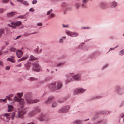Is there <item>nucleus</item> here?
<instances>
[{
    "label": "nucleus",
    "mask_w": 124,
    "mask_h": 124,
    "mask_svg": "<svg viewBox=\"0 0 124 124\" xmlns=\"http://www.w3.org/2000/svg\"><path fill=\"white\" fill-rule=\"evenodd\" d=\"M70 74L72 77V78H68L65 81L66 84H67L73 80L77 81L81 80V75L80 73H77L76 74H74L73 73H70Z\"/></svg>",
    "instance_id": "nucleus-1"
},
{
    "label": "nucleus",
    "mask_w": 124,
    "mask_h": 124,
    "mask_svg": "<svg viewBox=\"0 0 124 124\" xmlns=\"http://www.w3.org/2000/svg\"><path fill=\"white\" fill-rule=\"evenodd\" d=\"M16 112L13 113H5L3 115L4 120L6 122H8L11 117L12 120H13L15 116Z\"/></svg>",
    "instance_id": "nucleus-2"
},
{
    "label": "nucleus",
    "mask_w": 124,
    "mask_h": 124,
    "mask_svg": "<svg viewBox=\"0 0 124 124\" xmlns=\"http://www.w3.org/2000/svg\"><path fill=\"white\" fill-rule=\"evenodd\" d=\"M62 84L60 81L52 83L50 85V87L54 88H56L58 89L61 88L62 87Z\"/></svg>",
    "instance_id": "nucleus-3"
},
{
    "label": "nucleus",
    "mask_w": 124,
    "mask_h": 124,
    "mask_svg": "<svg viewBox=\"0 0 124 124\" xmlns=\"http://www.w3.org/2000/svg\"><path fill=\"white\" fill-rule=\"evenodd\" d=\"M11 25L9 24H8V26L11 27L13 29H16V28L17 26H19L22 24V22L20 21L16 22L14 21L10 23Z\"/></svg>",
    "instance_id": "nucleus-4"
},
{
    "label": "nucleus",
    "mask_w": 124,
    "mask_h": 124,
    "mask_svg": "<svg viewBox=\"0 0 124 124\" xmlns=\"http://www.w3.org/2000/svg\"><path fill=\"white\" fill-rule=\"evenodd\" d=\"M32 70L34 71L39 72L41 71L42 69L41 66L39 63H34L33 64Z\"/></svg>",
    "instance_id": "nucleus-5"
},
{
    "label": "nucleus",
    "mask_w": 124,
    "mask_h": 124,
    "mask_svg": "<svg viewBox=\"0 0 124 124\" xmlns=\"http://www.w3.org/2000/svg\"><path fill=\"white\" fill-rule=\"evenodd\" d=\"M14 101H18L20 105V107L21 108H23L24 105V102L23 100H21L19 97H18L16 96H15L13 99Z\"/></svg>",
    "instance_id": "nucleus-6"
},
{
    "label": "nucleus",
    "mask_w": 124,
    "mask_h": 124,
    "mask_svg": "<svg viewBox=\"0 0 124 124\" xmlns=\"http://www.w3.org/2000/svg\"><path fill=\"white\" fill-rule=\"evenodd\" d=\"M65 32L68 36L72 37H76L78 35L77 32H72L67 30H65Z\"/></svg>",
    "instance_id": "nucleus-7"
},
{
    "label": "nucleus",
    "mask_w": 124,
    "mask_h": 124,
    "mask_svg": "<svg viewBox=\"0 0 124 124\" xmlns=\"http://www.w3.org/2000/svg\"><path fill=\"white\" fill-rule=\"evenodd\" d=\"M70 108L69 105L64 106L60 108L59 110V113L66 112L68 111Z\"/></svg>",
    "instance_id": "nucleus-8"
},
{
    "label": "nucleus",
    "mask_w": 124,
    "mask_h": 124,
    "mask_svg": "<svg viewBox=\"0 0 124 124\" xmlns=\"http://www.w3.org/2000/svg\"><path fill=\"white\" fill-rule=\"evenodd\" d=\"M120 89L119 86H116L115 88V91L119 95H122L124 93V91H120Z\"/></svg>",
    "instance_id": "nucleus-9"
},
{
    "label": "nucleus",
    "mask_w": 124,
    "mask_h": 124,
    "mask_svg": "<svg viewBox=\"0 0 124 124\" xmlns=\"http://www.w3.org/2000/svg\"><path fill=\"white\" fill-rule=\"evenodd\" d=\"M26 101L27 103L29 104L37 103L39 101V100H32L31 98H27L26 99Z\"/></svg>",
    "instance_id": "nucleus-10"
},
{
    "label": "nucleus",
    "mask_w": 124,
    "mask_h": 124,
    "mask_svg": "<svg viewBox=\"0 0 124 124\" xmlns=\"http://www.w3.org/2000/svg\"><path fill=\"white\" fill-rule=\"evenodd\" d=\"M89 120V119H85L83 120H74L73 122V124H82L83 122L84 121L88 120Z\"/></svg>",
    "instance_id": "nucleus-11"
},
{
    "label": "nucleus",
    "mask_w": 124,
    "mask_h": 124,
    "mask_svg": "<svg viewBox=\"0 0 124 124\" xmlns=\"http://www.w3.org/2000/svg\"><path fill=\"white\" fill-rule=\"evenodd\" d=\"M31 63L28 62L24 64V69L27 70H29L31 67Z\"/></svg>",
    "instance_id": "nucleus-12"
},
{
    "label": "nucleus",
    "mask_w": 124,
    "mask_h": 124,
    "mask_svg": "<svg viewBox=\"0 0 124 124\" xmlns=\"http://www.w3.org/2000/svg\"><path fill=\"white\" fill-rule=\"evenodd\" d=\"M118 6L117 3L115 1H112L110 3V6L112 8H115L117 7Z\"/></svg>",
    "instance_id": "nucleus-13"
},
{
    "label": "nucleus",
    "mask_w": 124,
    "mask_h": 124,
    "mask_svg": "<svg viewBox=\"0 0 124 124\" xmlns=\"http://www.w3.org/2000/svg\"><path fill=\"white\" fill-rule=\"evenodd\" d=\"M119 122L123 124L124 122V113L121 114L119 116Z\"/></svg>",
    "instance_id": "nucleus-14"
},
{
    "label": "nucleus",
    "mask_w": 124,
    "mask_h": 124,
    "mask_svg": "<svg viewBox=\"0 0 124 124\" xmlns=\"http://www.w3.org/2000/svg\"><path fill=\"white\" fill-rule=\"evenodd\" d=\"M26 112V111L25 110L19 111L18 112V116L19 117H21Z\"/></svg>",
    "instance_id": "nucleus-15"
},
{
    "label": "nucleus",
    "mask_w": 124,
    "mask_h": 124,
    "mask_svg": "<svg viewBox=\"0 0 124 124\" xmlns=\"http://www.w3.org/2000/svg\"><path fill=\"white\" fill-rule=\"evenodd\" d=\"M16 1L20 2L25 6H28L29 4V3L28 2L24 0H17Z\"/></svg>",
    "instance_id": "nucleus-16"
},
{
    "label": "nucleus",
    "mask_w": 124,
    "mask_h": 124,
    "mask_svg": "<svg viewBox=\"0 0 124 124\" xmlns=\"http://www.w3.org/2000/svg\"><path fill=\"white\" fill-rule=\"evenodd\" d=\"M16 54L17 56L19 58H20L23 54L22 51L20 50H19L16 51Z\"/></svg>",
    "instance_id": "nucleus-17"
},
{
    "label": "nucleus",
    "mask_w": 124,
    "mask_h": 124,
    "mask_svg": "<svg viewBox=\"0 0 124 124\" xmlns=\"http://www.w3.org/2000/svg\"><path fill=\"white\" fill-rule=\"evenodd\" d=\"M54 98V97L53 96H51L49 97L47 100L45 101V103L46 104H48L50 103L52 100Z\"/></svg>",
    "instance_id": "nucleus-18"
},
{
    "label": "nucleus",
    "mask_w": 124,
    "mask_h": 124,
    "mask_svg": "<svg viewBox=\"0 0 124 124\" xmlns=\"http://www.w3.org/2000/svg\"><path fill=\"white\" fill-rule=\"evenodd\" d=\"M80 94V92L79 88L75 89L73 91V94L75 95H77Z\"/></svg>",
    "instance_id": "nucleus-19"
},
{
    "label": "nucleus",
    "mask_w": 124,
    "mask_h": 124,
    "mask_svg": "<svg viewBox=\"0 0 124 124\" xmlns=\"http://www.w3.org/2000/svg\"><path fill=\"white\" fill-rule=\"evenodd\" d=\"M80 92V94H81L84 93L86 90L85 89L82 88H79Z\"/></svg>",
    "instance_id": "nucleus-20"
},
{
    "label": "nucleus",
    "mask_w": 124,
    "mask_h": 124,
    "mask_svg": "<svg viewBox=\"0 0 124 124\" xmlns=\"http://www.w3.org/2000/svg\"><path fill=\"white\" fill-rule=\"evenodd\" d=\"M16 12H12L7 13V15L8 17H10L13 16L14 15L16 14Z\"/></svg>",
    "instance_id": "nucleus-21"
},
{
    "label": "nucleus",
    "mask_w": 124,
    "mask_h": 124,
    "mask_svg": "<svg viewBox=\"0 0 124 124\" xmlns=\"http://www.w3.org/2000/svg\"><path fill=\"white\" fill-rule=\"evenodd\" d=\"M57 106V103L56 101H54L52 103L51 107L52 108H55Z\"/></svg>",
    "instance_id": "nucleus-22"
},
{
    "label": "nucleus",
    "mask_w": 124,
    "mask_h": 124,
    "mask_svg": "<svg viewBox=\"0 0 124 124\" xmlns=\"http://www.w3.org/2000/svg\"><path fill=\"white\" fill-rule=\"evenodd\" d=\"M8 112H10L13 110V107L11 105H8Z\"/></svg>",
    "instance_id": "nucleus-23"
},
{
    "label": "nucleus",
    "mask_w": 124,
    "mask_h": 124,
    "mask_svg": "<svg viewBox=\"0 0 124 124\" xmlns=\"http://www.w3.org/2000/svg\"><path fill=\"white\" fill-rule=\"evenodd\" d=\"M9 51L11 52H16V49L15 48L13 47H10L9 48Z\"/></svg>",
    "instance_id": "nucleus-24"
},
{
    "label": "nucleus",
    "mask_w": 124,
    "mask_h": 124,
    "mask_svg": "<svg viewBox=\"0 0 124 124\" xmlns=\"http://www.w3.org/2000/svg\"><path fill=\"white\" fill-rule=\"evenodd\" d=\"M36 58H35L34 56L31 55L29 57V60L30 61H33L36 59Z\"/></svg>",
    "instance_id": "nucleus-25"
},
{
    "label": "nucleus",
    "mask_w": 124,
    "mask_h": 124,
    "mask_svg": "<svg viewBox=\"0 0 124 124\" xmlns=\"http://www.w3.org/2000/svg\"><path fill=\"white\" fill-rule=\"evenodd\" d=\"M118 54L120 55H122L124 54V49L120 50L118 53Z\"/></svg>",
    "instance_id": "nucleus-26"
},
{
    "label": "nucleus",
    "mask_w": 124,
    "mask_h": 124,
    "mask_svg": "<svg viewBox=\"0 0 124 124\" xmlns=\"http://www.w3.org/2000/svg\"><path fill=\"white\" fill-rule=\"evenodd\" d=\"M28 57L29 55L28 54H26L24 55L22 57L23 58L24 60H25L28 59Z\"/></svg>",
    "instance_id": "nucleus-27"
},
{
    "label": "nucleus",
    "mask_w": 124,
    "mask_h": 124,
    "mask_svg": "<svg viewBox=\"0 0 124 124\" xmlns=\"http://www.w3.org/2000/svg\"><path fill=\"white\" fill-rule=\"evenodd\" d=\"M17 95L21 99V97L23 95V94L22 93H17Z\"/></svg>",
    "instance_id": "nucleus-28"
},
{
    "label": "nucleus",
    "mask_w": 124,
    "mask_h": 124,
    "mask_svg": "<svg viewBox=\"0 0 124 124\" xmlns=\"http://www.w3.org/2000/svg\"><path fill=\"white\" fill-rule=\"evenodd\" d=\"M65 63L64 62H62L58 63L57 65V67H58L61 65H63Z\"/></svg>",
    "instance_id": "nucleus-29"
},
{
    "label": "nucleus",
    "mask_w": 124,
    "mask_h": 124,
    "mask_svg": "<svg viewBox=\"0 0 124 124\" xmlns=\"http://www.w3.org/2000/svg\"><path fill=\"white\" fill-rule=\"evenodd\" d=\"M30 80L31 81L37 80L38 79L37 78H35L34 77H31L30 78Z\"/></svg>",
    "instance_id": "nucleus-30"
},
{
    "label": "nucleus",
    "mask_w": 124,
    "mask_h": 124,
    "mask_svg": "<svg viewBox=\"0 0 124 124\" xmlns=\"http://www.w3.org/2000/svg\"><path fill=\"white\" fill-rule=\"evenodd\" d=\"M4 30L1 29H0V36H1L4 33Z\"/></svg>",
    "instance_id": "nucleus-31"
},
{
    "label": "nucleus",
    "mask_w": 124,
    "mask_h": 124,
    "mask_svg": "<svg viewBox=\"0 0 124 124\" xmlns=\"http://www.w3.org/2000/svg\"><path fill=\"white\" fill-rule=\"evenodd\" d=\"M25 15H20L18 16L17 17V18H18L22 19L23 18H25Z\"/></svg>",
    "instance_id": "nucleus-32"
},
{
    "label": "nucleus",
    "mask_w": 124,
    "mask_h": 124,
    "mask_svg": "<svg viewBox=\"0 0 124 124\" xmlns=\"http://www.w3.org/2000/svg\"><path fill=\"white\" fill-rule=\"evenodd\" d=\"M53 10L52 9H51L50 10H49L46 13V15L47 16H48L52 12Z\"/></svg>",
    "instance_id": "nucleus-33"
},
{
    "label": "nucleus",
    "mask_w": 124,
    "mask_h": 124,
    "mask_svg": "<svg viewBox=\"0 0 124 124\" xmlns=\"http://www.w3.org/2000/svg\"><path fill=\"white\" fill-rule=\"evenodd\" d=\"M65 39V37H63L59 39V42L60 43L62 42Z\"/></svg>",
    "instance_id": "nucleus-34"
},
{
    "label": "nucleus",
    "mask_w": 124,
    "mask_h": 124,
    "mask_svg": "<svg viewBox=\"0 0 124 124\" xmlns=\"http://www.w3.org/2000/svg\"><path fill=\"white\" fill-rule=\"evenodd\" d=\"M12 59H15V57L14 56H11L10 57V58H8L7 59V61H9L10 60Z\"/></svg>",
    "instance_id": "nucleus-35"
},
{
    "label": "nucleus",
    "mask_w": 124,
    "mask_h": 124,
    "mask_svg": "<svg viewBox=\"0 0 124 124\" xmlns=\"http://www.w3.org/2000/svg\"><path fill=\"white\" fill-rule=\"evenodd\" d=\"M124 105V101H122L120 104L119 106V107L120 108L122 107L123 105Z\"/></svg>",
    "instance_id": "nucleus-36"
},
{
    "label": "nucleus",
    "mask_w": 124,
    "mask_h": 124,
    "mask_svg": "<svg viewBox=\"0 0 124 124\" xmlns=\"http://www.w3.org/2000/svg\"><path fill=\"white\" fill-rule=\"evenodd\" d=\"M35 114V113L33 112L30 113L29 114V116H31L32 117Z\"/></svg>",
    "instance_id": "nucleus-37"
},
{
    "label": "nucleus",
    "mask_w": 124,
    "mask_h": 124,
    "mask_svg": "<svg viewBox=\"0 0 124 124\" xmlns=\"http://www.w3.org/2000/svg\"><path fill=\"white\" fill-rule=\"evenodd\" d=\"M39 48L38 46L37 47V48L34 49V51L36 53H38V52L39 51Z\"/></svg>",
    "instance_id": "nucleus-38"
},
{
    "label": "nucleus",
    "mask_w": 124,
    "mask_h": 124,
    "mask_svg": "<svg viewBox=\"0 0 124 124\" xmlns=\"http://www.w3.org/2000/svg\"><path fill=\"white\" fill-rule=\"evenodd\" d=\"M104 112V114L106 115L109 114L111 113V111H105Z\"/></svg>",
    "instance_id": "nucleus-39"
},
{
    "label": "nucleus",
    "mask_w": 124,
    "mask_h": 124,
    "mask_svg": "<svg viewBox=\"0 0 124 124\" xmlns=\"http://www.w3.org/2000/svg\"><path fill=\"white\" fill-rule=\"evenodd\" d=\"M108 66V64H106L104 65L102 67V69H104L107 68Z\"/></svg>",
    "instance_id": "nucleus-40"
},
{
    "label": "nucleus",
    "mask_w": 124,
    "mask_h": 124,
    "mask_svg": "<svg viewBox=\"0 0 124 124\" xmlns=\"http://www.w3.org/2000/svg\"><path fill=\"white\" fill-rule=\"evenodd\" d=\"M9 0H2V3H7L9 1Z\"/></svg>",
    "instance_id": "nucleus-41"
},
{
    "label": "nucleus",
    "mask_w": 124,
    "mask_h": 124,
    "mask_svg": "<svg viewBox=\"0 0 124 124\" xmlns=\"http://www.w3.org/2000/svg\"><path fill=\"white\" fill-rule=\"evenodd\" d=\"M80 5L79 3H77L75 4V7L77 9H78L80 7Z\"/></svg>",
    "instance_id": "nucleus-42"
},
{
    "label": "nucleus",
    "mask_w": 124,
    "mask_h": 124,
    "mask_svg": "<svg viewBox=\"0 0 124 124\" xmlns=\"http://www.w3.org/2000/svg\"><path fill=\"white\" fill-rule=\"evenodd\" d=\"M102 96H101L100 95H98L96 96L95 97V98L97 99H99L101 98H102Z\"/></svg>",
    "instance_id": "nucleus-43"
},
{
    "label": "nucleus",
    "mask_w": 124,
    "mask_h": 124,
    "mask_svg": "<svg viewBox=\"0 0 124 124\" xmlns=\"http://www.w3.org/2000/svg\"><path fill=\"white\" fill-rule=\"evenodd\" d=\"M36 25L38 26H41L42 25V24L41 23H38L36 24Z\"/></svg>",
    "instance_id": "nucleus-44"
},
{
    "label": "nucleus",
    "mask_w": 124,
    "mask_h": 124,
    "mask_svg": "<svg viewBox=\"0 0 124 124\" xmlns=\"http://www.w3.org/2000/svg\"><path fill=\"white\" fill-rule=\"evenodd\" d=\"M6 97L9 101H12V99L9 96H6Z\"/></svg>",
    "instance_id": "nucleus-45"
},
{
    "label": "nucleus",
    "mask_w": 124,
    "mask_h": 124,
    "mask_svg": "<svg viewBox=\"0 0 124 124\" xmlns=\"http://www.w3.org/2000/svg\"><path fill=\"white\" fill-rule=\"evenodd\" d=\"M62 25L64 28L66 27L67 28H68L69 27V25L68 24H67L65 25L64 24H62Z\"/></svg>",
    "instance_id": "nucleus-46"
},
{
    "label": "nucleus",
    "mask_w": 124,
    "mask_h": 124,
    "mask_svg": "<svg viewBox=\"0 0 124 124\" xmlns=\"http://www.w3.org/2000/svg\"><path fill=\"white\" fill-rule=\"evenodd\" d=\"M37 119H38L39 120L41 121H44L43 119L41 117L39 118V117H37L36 118Z\"/></svg>",
    "instance_id": "nucleus-47"
},
{
    "label": "nucleus",
    "mask_w": 124,
    "mask_h": 124,
    "mask_svg": "<svg viewBox=\"0 0 124 124\" xmlns=\"http://www.w3.org/2000/svg\"><path fill=\"white\" fill-rule=\"evenodd\" d=\"M40 111V109L38 107H36L35 110V112H39Z\"/></svg>",
    "instance_id": "nucleus-48"
},
{
    "label": "nucleus",
    "mask_w": 124,
    "mask_h": 124,
    "mask_svg": "<svg viewBox=\"0 0 124 124\" xmlns=\"http://www.w3.org/2000/svg\"><path fill=\"white\" fill-rule=\"evenodd\" d=\"M37 1L36 0H33L32 1V4H36L37 2Z\"/></svg>",
    "instance_id": "nucleus-49"
},
{
    "label": "nucleus",
    "mask_w": 124,
    "mask_h": 124,
    "mask_svg": "<svg viewBox=\"0 0 124 124\" xmlns=\"http://www.w3.org/2000/svg\"><path fill=\"white\" fill-rule=\"evenodd\" d=\"M54 16V15L53 13H51L50 15V17L52 18Z\"/></svg>",
    "instance_id": "nucleus-50"
},
{
    "label": "nucleus",
    "mask_w": 124,
    "mask_h": 124,
    "mask_svg": "<svg viewBox=\"0 0 124 124\" xmlns=\"http://www.w3.org/2000/svg\"><path fill=\"white\" fill-rule=\"evenodd\" d=\"M10 66H6L5 68V69L6 70H8L10 69Z\"/></svg>",
    "instance_id": "nucleus-51"
},
{
    "label": "nucleus",
    "mask_w": 124,
    "mask_h": 124,
    "mask_svg": "<svg viewBox=\"0 0 124 124\" xmlns=\"http://www.w3.org/2000/svg\"><path fill=\"white\" fill-rule=\"evenodd\" d=\"M8 61H10L12 63H14L15 62V59L10 60Z\"/></svg>",
    "instance_id": "nucleus-52"
},
{
    "label": "nucleus",
    "mask_w": 124,
    "mask_h": 124,
    "mask_svg": "<svg viewBox=\"0 0 124 124\" xmlns=\"http://www.w3.org/2000/svg\"><path fill=\"white\" fill-rule=\"evenodd\" d=\"M82 1L83 3H86L88 2V0H83Z\"/></svg>",
    "instance_id": "nucleus-53"
},
{
    "label": "nucleus",
    "mask_w": 124,
    "mask_h": 124,
    "mask_svg": "<svg viewBox=\"0 0 124 124\" xmlns=\"http://www.w3.org/2000/svg\"><path fill=\"white\" fill-rule=\"evenodd\" d=\"M115 49V48H110L109 49L108 52L111 51L112 50H114Z\"/></svg>",
    "instance_id": "nucleus-54"
},
{
    "label": "nucleus",
    "mask_w": 124,
    "mask_h": 124,
    "mask_svg": "<svg viewBox=\"0 0 124 124\" xmlns=\"http://www.w3.org/2000/svg\"><path fill=\"white\" fill-rule=\"evenodd\" d=\"M0 101L5 102H6L5 99H0Z\"/></svg>",
    "instance_id": "nucleus-55"
},
{
    "label": "nucleus",
    "mask_w": 124,
    "mask_h": 124,
    "mask_svg": "<svg viewBox=\"0 0 124 124\" xmlns=\"http://www.w3.org/2000/svg\"><path fill=\"white\" fill-rule=\"evenodd\" d=\"M22 64L21 63H20L18 65L16 66V67H20L22 66Z\"/></svg>",
    "instance_id": "nucleus-56"
},
{
    "label": "nucleus",
    "mask_w": 124,
    "mask_h": 124,
    "mask_svg": "<svg viewBox=\"0 0 124 124\" xmlns=\"http://www.w3.org/2000/svg\"><path fill=\"white\" fill-rule=\"evenodd\" d=\"M24 60L23 59V57H22V58H21L19 59L18 60V62H19L20 61H23V60Z\"/></svg>",
    "instance_id": "nucleus-57"
},
{
    "label": "nucleus",
    "mask_w": 124,
    "mask_h": 124,
    "mask_svg": "<svg viewBox=\"0 0 124 124\" xmlns=\"http://www.w3.org/2000/svg\"><path fill=\"white\" fill-rule=\"evenodd\" d=\"M34 9H33L32 8H30L29 10L30 12H33L34 11Z\"/></svg>",
    "instance_id": "nucleus-58"
},
{
    "label": "nucleus",
    "mask_w": 124,
    "mask_h": 124,
    "mask_svg": "<svg viewBox=\"0 0 124 124\" xmlns=\"http://www.w3.org/2000/svg\"><path fill=\"white\" fill-rule=\"evenodd\" d=\"M42 51V49H40L38 52V54H39L41 53Z\"/></svg>",
    "instance_id": "nucleus-59"
},
{
    "label": "nucleus",
    "mask_w": 124,
    "mask_h": 124,
    "mask_svg": "<svg viewBox=\"0 0 124 124\" xmlns=\"http://www.w3.org/2000/svg\"><path fill=\"white\" fill-rule=\"evenodd\" d=\"M4 11V10L2 8H0V13H2Z\"/></svg>",
    "instance_id": "nucleus-60"
},
{
    "label": "nucleus",
    "mask_w": 124,
    "mask_h": 124,
    "mask_svg": "<svg viewBox=\"0 0 124 124\" xmlns=\"http://www.w3.org/2000/svg\"><path fill=\"white\" fill-rule=\"evenodd\" d=\"M14 95V94H9L8 96H9L10 97H13V96Z\"/></svg>",
    "instance_id": "nucleus-61"
},
{
    "label": "nucleus",
    "mask_w": 124,
    "mask_h": 124,
    "mask_svg": "<svg viewBox=\"0 0 124 124\" xmlns=\"http://www.w3.org/2000/svg\"><path fill=\"white\" fill-rule=\"evenodd\" d=\"M10 4L12 6H15V5L11 1H10Z\"/></svg>",
    "instance_id": "nucleus-62"
},
{
    "label": "nucleus",
    "mask_w": 124,
    "mask_h": 124,
    "mask_svg": "<svg viewBox=\"0 0 124 124\" xmlns=\"http://www.w3.org/2000/svg\"><path fill=\"white\" fill-rule=\"evenodd\" d=\"M5 46H2V47L1 48L0 51H1L2 50H3L5 48Z\"/></svg>",
    "instance_id": "nucleus-63"
},
{
    "label": "nucleus",
    "mask_w": 124,
    "mask_h": 124,
    "mask_svg": "<svg viewBox=\"0 0 124 124\" xmlns=\"http://www.w3.org/2000/svg\"><path fill=\"white\" fill-rule=\"evenodd\" d=\"M21 37V35H19V36H17L16 37V39H15V40L17 39H18L19 38H20Z\"/></svg>",
    "instance_id": "nucleus-64"
}]
</instances>
